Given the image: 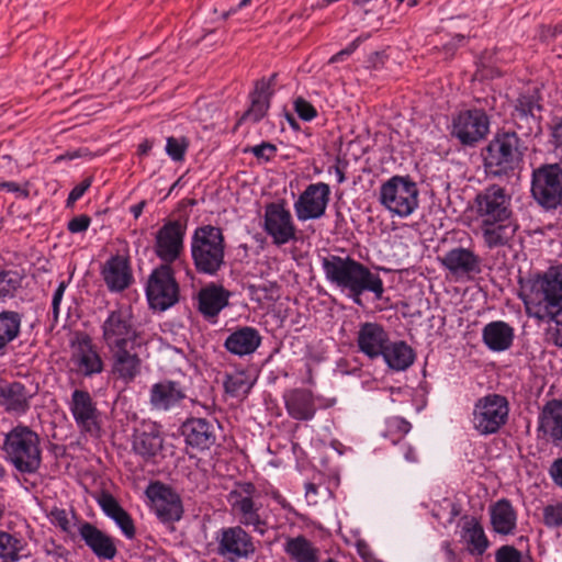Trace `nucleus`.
<instances>
[{"mask_svg": "<svg viewBox=\"0 0 562 562\" xmlns=\"http://www.w3.org/2000/svg\"><path fill=\"white\" fill-rule=\"evenodd\" d=\"M321 265L327 282L346 293L355 304H362L361 295L366 292L373 293L376 300L383 297L382 278L355 258L329 254L321 258Z\"/></svg>", "mask_w": 562, "mask_h": 562, "instance_id": "nucleus-1", "label": "nucleus"}, {"mask_svg": "<svg viewBox=\"0 0 562 562\" xmlns=\"http://www.w3.org/2000/svg\"><path fill=\"white\" fill-rule=\"evenodd\" d=\"M520 296L530 317L560 326L555 344L562 347V263L551 266L538 276L528 292Z\"/></svg>", "mask_w": 562, "mask_h": 562, "instance_id": "nucleus-2", "label": "nucleus"}, {"mask_svg": "<svg viewBox=\"0 0 562 562\" xmlns=\"http://www.w3.org/2000/svg\"><path fill=\"white\" fill-rule=\"evenodd\" d=\"M261 492L251 482H236L227 494L232 516L238 525L263 536L269 528V514Z\"/></svg>", "mask_w": 562, "mask_h": 562, "instance_id": "nucleus-3", "label": "nucleus"}, {"mask_svg": "<svg viewBox=\"0 0 562 562\" xmlns=\"http://www.w3.org/2000/svg\"><path fill=\"white\" fill-rule=\"evenodd\" d=\"M2 450L7 460L21 473L34 474L41 468V439L29 426L19 424L7 432Z\"/></svg>", "mask_w": 562, "mask_h": 562, "instance_id": "nucleus-4", "label": "nucleus"}, {"mask_svg": "<svg viewBox=\"0 0 562 562\" xmlns=\"http://www.w3.org/2000/svg\"><path fill=\"white\" fill-rule=\"evenodd\" d=\"M191 258L198 273L216 276L225 265V238L213 225L196 227L190 243Z\"/></svg>", "mask_w": 562, "mask_h": 562, "instance_id": "nucleus-5", "label": "nucleus"}, {"mask_svg": "<svg viewBox=\"0 0 562 562\" xmlns=\"http://www.w3.org/2000/svg\"><path fill=\"white\" fill-rule=\"evenodd\" d=\"M522 156L521 142L515 132L498 133L485 148V171L496 178L516 176Z\"/></svg>", "mask_w": 562, "mask_h": 562, "instance_id": "nucleus-6", "label": "nucleus"}, {"mask_svg": "<svg viewBox=\"0 0 562 562\" xmlns=\"http://www.w3.org/2000/svg\"><path fill=\"white\" fill-rule=\"evenodd\" d=\"M419 190L408 176H393L379 190V202L392 216L412 215L419 205Z\"/></svg>", "mask_w": 562, "mask_h": 562, "instance_id": "nucleus-7", "label": "nucleus"}, {"mask_svg": "<svg viewBox=\"0 0 562 562\" xmlns=\"http://www.w3.org/2000/svg\"><path fill=\"white\" fill-rule=\"evenodd\" d=\"M101 329L102 339L109 350L143 345V337L130 306L120 305L110 311Z\"/></svg>", "mask_w": 562, "mask_h": 562, "instance_id": "nucleus-8", "label": "nucleus"}, {"mask_svg": "<svg viewBox=\"0 0 562 562\" xmlns=\"http://www.w3.org/2000/svg\"><path fill=\"white\" fill-rule=\"evenodd\" d=\"M508 414V400L501 394L492 393L474 403L471 423L479 435L490 436L498 432L507 423Z\"/></svg>", "mask_w": 562, "mask_h": 562, "instance_id": "nucleus-9", "label": "nucleus"}, {"mask_svg": "<svg viewBox=\"0 0 562 562\" xmlns=\"http://www.w3.org/2000/svg\"><path fill=\"white\" fill-rule=\"evenodd\" d=\"M179 284L171 266L160 265L148 277L146 296L151 308L166 311L179 301Z\"/></svg>", "mask_w": 562, "mask_h": 562, "instance_id": "nucleus-10", "label": "nucleus"}, {"mask_svg": "<svg viewBox=\"0 0 562 562\" xmlns=\"http://www.w3.org/2000/svg\"><path fill=\"white\" fill-rule=\"evenodd\" d=\"M531 194L544 209L562 203V168L558 164L542 165L532 171Z\"/></svg>", "mask_w": 562, "mask_h": 562, "instance_id": "nucleus-11", "label": "nucleus"}, {"mask_svg": "<svg viewBox=\"0 0 562 562\" xmlns=\"http://www.w3.org/2000/svg\"><path fill=\"white\" fill-rule=\"evenodd\" d=\"M216 553L227 562H238L251 557L256 547L244 526L223 527L216 532Z\"/></svg>", "mask_w": 562, "mask_h": 562, "instance_id": "nucleus-12", "label": "nucleus"}, {"mask_svg": "<svg viewBox=\"0 0 562 562\" xmlns=\"http://www.w3.org/2000/svg\"><path fill=\"white\" fill-rule=\"evenodd\" d=\"M473 210L479 222L512 217V196L503 187L491 184L476 194Z\"/></svg>", "mask_w": 562, "mask_h": 562, "instance_id": "nucleus-13", "label": "nucleus"}, {"mask_svg": "<svg viewBox=\"0 0 562 562\" xmlns=\"http://www.w3.org/2000/svg\"><path fill=\"white\" fill-rule=\"evenodd\" d=\"M145 495L161 522H175L182 518L183 505L181 497L169 485L159 481L151 482L146 487Z\"/></svg>", "mask_w": 562, "mask_h": 562, "instance_id": "nucleus-14", "label": "nucleus"}, {"mask_svg": "<svg viewBox=\"0 0 562 562\" xmlns=\"http://www.w3.org/2000/svg\"><path fill=\"white\" fill-rule=\"evenodd\" d=\"M263 231L278 247L296 240V226L283 202L265 206Z\"/></svg>", "mask_w": 562, "mask_h": 562, "instance_id": "nucleus-15", "label": "nucleus"}, {"mask_svg": "<svg viewBox=\"0 0 562 562\" xmlns=\"http://www.w3.org/2000/svg\"><path fill=\"white\" fill-rule=\"evenodd\" d=\"M187 225L179 220L167 221L156 233L154 251L162 261L171 266L178 260L184 249Z\"/></svg>", "mask_w": 562, "mask_h": 562, "instance_id": "nucleus-16", "label": "nucleus"}, {"mask_svg": "<svg viewBox=\"0 0 562 562\" xmlns=\"http://www.w3.org/2000/svg\"><path fill=\"white\" fill-rule=\"evenodd\" d=\"M490 128V120L483 110H465L452 119L451 135L464 146H474Z\"/></svg>", "mask_w": 562, "mask_h": 562, "instance_id": "nucleus-17", "label": "nucleus"}, {"mask_svg": "<svg viewBox=\"0 0 562 562\" xmlns=\"http://www.w3.org/2000/svg\"><path fill=\"white\" fill-rule=\"evenodd\" d=\"M68 407L81 432L91 436H97L100 432V412L88 391L82 389L74 390Z\"/></svg>", "mask_w": 562, "mask_h": 562, "instance_id": "nucleus-18", "label": "nucleus"}, {"mask_svg": "<svg viewBox=\"0 0 562 562\" xmlns=\"http://www.w3.org/2000/svg\"><path fill=\"white\" fill-rule=\"evenodd\" d=\"M330 200V188L325 182L308 184L294 202L293 207L299 221L321 218Z\"/></svg>", "mask_w": 562, "mask_h": 562, "instance_id": "nucleus-19", "label": "nucleus"}, {"mask_svg": "<svg viewBox=\"0 0 562 562\" xmlns=\"http://www.w3.org/2000/svg\"><path fill=\"white\" fill-rule=\"evenodd\" d=\"M162 443V429L158 423L145 419L134 428L132 449L144 460L155 458L161 451Z\"/></svg>", "mask_w": 562, "mask_h": 562, "instance_id": "nucleus-20", "label": "nucleus"}, {"mask_svg": "<svg viewBox=\"0 0 562 562\" xmlns=\"http://www.w3.org/2000/svg\"><path fill=\"white\" fill-rule=\"evenodd\" d=\"M186 397L180 382L162 380L150 386L148 403L153 411L170 412L180 407Z\"/></svg>", "mask_w": 562, "mask_h": 562, "instance_id": "nucleus-21", "label": "nucleus"}, {"mask_svg": "<svg viewBox=\"0 0 562 562\" xmlns=\"http://www.w3.org/2000/svg\"><path fill=\"white\" fill-rule=\"evenodd\" d=\"M542 109L539 98L535 94H521L517 98L512 112L513 121L517 130L525 136L538 133L540 117L537 112Z\"/></svg>", "mask_w": 562, "mask_h": 562, "instance_id": "nucleus-22", "label": "nucleus"}, {"mask_svg": "<svg viewBox=\"0 0 562 562\" xmlns=\"http://www.w3.org/2000/svg\"><path fill=\"white\" fill-rule=\"evenodd\" d=\"M139 347H120L109 350L112 360V374L115 379L128 384L140 374L142 359L137 353Z\"/></svg>", "mask_w": 562, "mask_h": 562, "instance_id": "nucleus-23", "label": "nucleus"}, {"mask_svg": "<svg viewBox=\"0 0 562 562\" xmlns=\"http://www.w3.org/2000/svg\"><path fill=\"white\" fill-rule=\"evenodd\" d=\"M78 533L100 561H111L116 557L117 549L114 539L91 522H80Z\"/></svg>", "mask_w": 562, "mask_h": 562, "instance_id": "nucleus-24", "label": "nucleus"}, {"mask_svg": "<svg viewBox=\"0 0 562 562\" xmlns=\"http://www.w3.org/2000/svg\"><path fill=\"white\" fill-rule=\"evenodd\" d=\"M390 336L385 328L375 322H366L359 325L357 331V347L360 352L370 359H376L383 353Z\"/></svg>", "mask_w": 562, "mask_h": 562, "instance_id": "nucleus-25", "label": "nucleus"}, {"mask_svg": "<svg viewBox=\"0 0 562 562\" xmlns=\"http://www.w3.org/2000/svg\"><path fill=\"white\" fill-rule=\"evenodd\" d=\"M440 263L454 277H469L481 271V259L471 249L454 247L439 258Z\"/></svg>", "mask_w": 562, "mask_h": 562, "instance_id": "nucleus-26", "label": "nucleus"}, {"mask_svg": "<svg viewBox=\"0 0 562 562\" xmlns=\"http://www.w3.org/2000/svg\"><path fill=\"white\" fill-rule=\"evenodd\" d=\"M101 276L111 292L124 291L133 282L128 258L122 255L110 257L102 266Z\"/></svg>", "mask_w": 562, "mask_h": 562, "instance_id": "nucleus-27", "label": "nucleus"}, {"mask_svg": "<svg viewBox=\"0 0 562 562\" xmlns=\"http://www.w3.org/2000/svg\"><path fill=\"white\" fill-rule=\"evenodd\" d=\"M261 341L262 337L257 328L238 326L229 333L223 346L231 355L241 358L255 353Z\"/></svg>", "mask_w": 562, "mask_h": 562, "instance_id": "nucleus-28", "label": "nucleus"}, {"mask_svg": "<svg viewBox=\"0 0 562 562\" xmlns=\"http://www.w3.org/2000/svg\"><path fill=\"white\" fill-rule=\"evenodd\" d=\"M479 223L484 245L488 249L509 246L518 228L512 217Z\"/></svg>", "mask_w": 562, "mask_h": 562, "instance_id": "nucleus-29", "label": "nucleus"}, {"mask_svg": "<svg viewBox=\"0 0 562 562\" xmlns=\"http://www.w3.org/2000/svg\"><path fill=\"white\" fill-rule=\"evenodd\" d=\"M229 297L231 292L224 286L210 283L198 293V311L205 319L215 323L221 311L228 305Z\"/></svg>", "mask_w": 562, "mask_h": 562, "instance_id": "nucleus-30", "label": "nucleus"}, {"mask_svg": "<svg viewBox=\"0 0 562 562\" xmlns=\"http://www.w3.org/2000/svg\"><path fill=\"white\" fill-rule=\"evenodd\" d=\"M276 77L277 74H273L269 80L260 79L256 82L250 93V106L237 121L236 127L243 122L258 123L265 117L270 106L271 86Z\"/></svg>", "mask_w": 562, "mask_h": 562, "instance_id": "nucleus-31", "label": "nucleus"}, {"mask_svg": "<svg viewBox=\"0 0 562 562\" xmlns=\"http://www.w3.org/2000/svg\"><path fill=\"white\" fill-rule=\"evenodd\" d=\"M286 413L295 420H311L316 414L313 393L306 389H292L283 394Z\"/></svg>", "mask_w": 562, "mask_h": 562, "instance_id": "nucleus-32", "label": "nucleus"}, {"mask_svg": "<svg viewBox=\"0 0 562 562\" xmlns=\"http://www.w3.org/2000/svg\"><path fill=\"white\" fill-rule=\"evenodd\" d=\"M186 442L198 450L210 449L216 441L214 425L204 418H190L182 425Z\"/></svg>", "mask_w": 562, "mask_h": 562, "instance_id": "nucleus-33", "label": "nucleus"}, {"mask_svg": "<svg viewBox=\"0 0 562 562\" xmlns=\"http://www.w3.org/2000/svg\"><path fill=\"white\" fill-rule=\"evenodd\" d=\"M32 396L30 390L21 382L0 385V405L9 413L24 415L30 409Z\"/></svg>", "mask_w": 562, "mask_h": 562, "instance_id": "nucleus-34", "label": "nucleus"}, {"mask_svg": "<svg viewBox=\"0 0 562 562\" xmlns=\"http://www.w3.org/2000/svg\"><path fill=\"white\" fill-rule=\"evenodd\" d=\"M539 430L554 446L562 445V400H551L543 406L539 415Z\"/></svg>", "mask_w": 562, "mask_h": 562, "instance_id": "nucleus-35", "label": "nucleus"}, {"mask_svg": "<svg viewBox=\"0 0 562 562\" xmlns=\"http://www.w3.org/2000/svg\"><path fill=\"white\" fill-rule=\"evenodd\" d=\"M71 361L85 376H91L103 371V361L90 338L78 341Z\"/></svg>", "mask_w": 562, "mask_h": 562, "instance_id": "nucleus-36", "label": "nucleus"}, {"mask_svg": "<svg viewBox=\"0 0 562 562\" xmlns=\"http://www.w3.org/2000/svg\"><path fill=\"white\" fill-rule=\"evenodd\" d=\"M98 504L103 513L115 521L127 539L135 537V526L131 515L119 504L113 495L102 493L98 498Z\"/></svg>", "mask_w": 562, "mask_h": 562, "instance_id": "nucleus-37", "label": "nucleus"}, {"mask_svg": "<svg viewBox=\"0 0 562 562\" xmlns=\"http://www.w3.org/2000/svg\"><path fill=\"white\" fill-rule=\"evenodd\" d=\"M484 344L492 351H505L514 340V328L503 321L486 324L482 330Z\"/></svg>", "mask_w": 562, "mask_h": 562, "instance_id": "nucleus-38", "label": "nucleus"}, {"mask_svg": "<svg viewBox=\"0 0 562 562\" xmlns=\"http://www.w3.org/2000/svg\"><path fill=\"white\" fill-rule=\"evenodd\" d=\"M491 522L494 531L497 533H514L517 525V515L508 499H499L492 506Z\"/></svg>", "mask_w": 562, "mask_h": 562, "instance_id": "nucleus-39", "label": "nucleus"}, {"mask_svg": "<svg viewBox=\"0 0 562 562\" xmlns=\"http://www.w3.org/2000/svg\"><path fill=\"white\" fill-rule=\"evenodd\" d=\"M387 367L395 371L408 369L415 360V352L405 341L389 340L387 347L381 353Z\"/></svg>", "mask_w": 562, "mask_h": 562, "instance_id": "nucleus-40", "label": "nucleus"}, {"mask_svg": "<svg viewBox=\"0 0 562 562\" xmlns=\"http://www.w3.org/2000/svg\"><path fill=\"white\" fill-rule=\"evenodd\" d=\"M461 537L468 543L471 553L481 555L490 546L484 529L475 517L464 516L462 518Z\"/></svg>", "mask_w": 562, "mask_h": 562, "instance_id": "nucleus-41", "label": "nucleus"}, {"mask_svg": "<svg viewBox=\"0 0 562 562\" xmlns=\"http://www.w3.org/2000/svg\"><path fill=\"white\" fill-rule=\"evenodd\" d=\"M284 552L294 562H319V549L304 536L288 538Z\"/></svg>", "mask_w": 562, "mask_h": 562, "instance_id": "nucleus-42", "label": "nucleus"}, {"mask_svg": "<svg viewBox=\"0 0 562 562\" xmlns=\"http://www.w3.org/2000/svg\"><path fill=\"white\" fill-rule=\"evenodd\" d=\"M22 316L15 311L0 313V356H4L9 346L21 333Z\"/></svg>", "mask_w": 562, "mask_h": 562, "instance_id": "nucleus-43", "label": "nucleus"}, {"mask_svg": "<svg viewBox=\"0 0 562 562\" xmlns=\"http://www.w3.org/2000/svg\"><path fill=\"white\" fill-rule=\"evenodd\" d=\"M25 541L14 535L0 531V562H16L22 555Z\"/></svg>", "mask_w": 562, "mask_h": 562, "instance_id": "nucleus-44", "label": "nucleus"}, {"mask_svg": "<svg viewBox=\"0 0 562 562\" xmlns=\"http://www.w3.org/2000/svg\"><path fill=\"white\" fill-rule=\"evenodd\" d=\"M225 392L232 397H245L250 392L254 382L244 372L227 374L224 380Z\"/></svg>", "mask_w": 562, "mask_h": 562, "instance_id": "nucleus-45", "label": "nucleus"}, {"mask_svg": "<svg viewBox=\"0 0 562 562\" xmlns=\"http://www.w3.org/2000/svg\"><path fill=\"white\" fill-rule=\"evenodd\" d=\"M23 277L15 270L0 271V300L14 297L22 285Z\"/></svg>", "mask_w": 562, "mask_h": 562, "instance_id": "nucleus-46", "label": "nucleus"}, {"mask_svg": "<svg viewBox=\"0 0 562 562\" xmlns=\"http://www.w3.org/2000/svg\"><path fill=\"white\" fill-rule=\"evenodd\" d=\"M411 428L412 425L406 419L398 416L392 417L386 422L385 437L397 434V438H392L391 441L394 445L402 441L404 436L409 432Z\"/></svg>", "mask_w": 562, "mask_h": 562, "instance_id": "nucleus-47", "label": "nucleus"}, {"mask_svg": "<svg viewBox=\"0 0 562 562\" xmlns=\"http://www.w3.org/2000/svg\"><path fill=\"white\" fill-rule=\"evenodd\" d=\"M188 148V142L184 138L168 137L166 153L173 161H182Z\"/></svg>", "mask_w": 562, "mask_h": 562, "instance_id": "nucleus-48", "label": "nucleus"}, {"mask_svg": "<svg viewBox=\"0 0 562 562\" xmlns=\"http://www.w3.org/2000/svg\"><path fill=\"white\" fill-rule=\"evenodd\" d=\"M543 524L548 528L562 527V503L547 505L543 508Z\"/></svg>", "mask_w": 562, "mask_h": 562, "instance_id": "nucleus-49", "label": "nucleus"}, {"mask_svg": "<svg viewBox=\"0 0 562 562\" xmlns=\"http://www.w3.org/2000/svg\"><path fill=\"white\" fill-rule=\"evenodd\" d=\"M294 110L303 121H312L317 115L316 109L301 97L294 101Z\"/></svg>", "mask_w": 562, "mask_h": 562, "instance_id": "nucleus-50", "label": "nucleus"}, {"mask_svg": "<svg viewBox=\"0 0 562 562\" xmlns=\"http://www.w3.org/2000/svg\"><path fill=\"white\" fill-rule=\"evenodd\" d=\"M249 151L254 154L255 157L269 161L276 156L277 147L271 143L262 142L249 148Z\"/></svg>", "mask_w": 562, "mask_h": 562, "instance_id": "nucleus-51", "label": "nucleus"}, {"mask_svg": "<svg viewBox=\"0 0 562 562\" xmlns=\"http://www.w3.org/2000/svg\"><path fill=\"white\" fill-rule=\"evenodd\" d=\"M48 517L54 526L59 527L65 532L70 531V520L65 509L54 508L50 510Z\"/></svg>", "mask_w": 562, "mask_h": 562, "instance_id": "nucleus-52", "label": "nucleus"}, {"mask_svg": "<svg viewBox=\"0 0 562 562\" xmlns=\"http://www.w3.org/2000/svg\"><path fill=\"white\" fill-rule=\"evenodd\" d=\"M496 562H521V553L512 546H503L495 553Z\"/></svg>", "mask_w": 562, "mask_h": 562, "instance_id": "nucleus-53", "label": "nucleus"}, {"mask_svg": "<svg viewBox=\"0 0 562 562\" xmlns=\"http://www.w3.org/2000/svg\"><path fill=\"white\" fill-rule=\"evenodd\" d=\"M43 551L47 557H50L54 562L66 561V550L64 547L55 543V541H46L43 546Z\"/></svg>", "mask_w": 562, "mask_h": 562, "instance_id": "nucleus-54", "label": "nucleus"}, {"mask_svg": "<svg viewBox=\"0 0 562 562\" xmlns=\"http://www.w3.org/2000/svg\"><path fill=\"white\" fill-rule=\"evenodd\" d=\"M90 223H91L90 216H88L86 214H81L79 216L71 218L68 222L67 228L72 234L83 233L89 228Z\"/></svg>", "mask_w": 562, "mask_h": 562, "instance_id": "nucleus-55", "label": "nucleus"}, {"mask_svg": "<svg viewBox=\"0 0 562 562\" xmlns=\"http://www.w3.org/2000/svg\"><path fill=\"white\" fill-rule=\"evenodd\" d=\"M68 283L66 281H61L57 289L55 290L54 294H53V300H52V314H53V321L56 323L58 322V317H59V306H60V303H61V300L64 297V293L66 291V288H67Z\"/></svg>", "mask_w": 562, "mask_h": 562, "instance_id": "nucleus-56", "label": "nucleus"}, {"mask_svg": "<svg viewBox=\"0 0 562 562\" xmlns=\"http://www.w3.org/2000/svg\"><path fill=\"white\" fill-rule=\"evenodd\" d=\"M91 178H86L79 184H77L69 193L67 199V206L70 207L74 203L79 200L86 191L91 187Z\"/></svg>", "mask_w": 562, "mask_h": 562, "instance_id": "nucleus-57", "label": "nucleus"}, {"mask_svg": "<svg viewBox=\"0 0 562 562\" xmlns=\"http://www.w3.org/2000/svg\"><path fill=\"white\" fill-rule=\"evenodd\" d=\"M551 137L554 147L562 151V116L552 125Z\"/></svg>", "mask_w": 562, "mask_h": 562, "instance_id": "nucleus-58", "label": "nucleus"}, {"mask_svg": "<svg viewBox=\"0 0 562 562\" xmlns=\"http://www.w3.org/2000/svg\"><path fill=\"white\" fill-rule=\"evenodd\" d=\"M553 482L562 487V458L557 459L550 467L549 471Z\"/></svg>", "mask_w": 562, "mask_h": 562, "instance_id": "nucleus-59", "label": "nucleus"}, {"mask_svg": "<svg viewBox=\"0 0 562 562\" xmlns=\"http://www.w3.org/2000/svg\"><path fill=\"white\" fill-rule=\"evenodd\" d=\"M348 167V161L337 158L336 165L333 167L337 177L338 183H342L346 180V169Z\"/></svg>", "mask_w": 562, "mask_h": 562, "instance_id": "nucleus-60", "label": "nucleus"}, {"mask_svg": "<svg viewBox=\"0 0 562 562\" xmlns=\"http://www.w3.org/2000/svg\"><path fill=\"white\" fill-rule=\"evenodd\" d=\"M0 191H8L12 193H19L23 194L24 196L27 195V191L23 190L19 183L13 181H2L0 182Z\"/></svg>", "mask_w": 562, "mask_h": 562, "instance_id": "nucleus-61", "label": "nucleus"}, {"mask_svg": "<svg viewBox=\"0 0 562 562\" xmlns=\"http://www.w3.org/2000/svg\"><path fill=\"white\" fill-rule=\"evenodd\" d=\"M357 48V43L352 42L347 48L338 52L330 58V63H338L345 59L346 56H349Z\"/></svg>", "mask_w": 562, "mask_h": 562, "instance_id": "nucleus-62", "label": "nucleus"}, {"mask_svg": "<svg viewBox=\"0 0 562 562\" xmlns=\"http://www.w3.org/2000/svg\"><path fill=\"white\" fill-rule=\"evenodd\" d=\"M318 486L314 483L305 484V496L311 504H317Z\"/></svg>", "mask_w": 562, "mask_h": 562, "instance_id": "nucleus-63", "label": "nucleus"}, {"mask_svg": "<svg viewBox=\"0 0 562 562\" xmlns=\"http://www.w3.org/2000/svg\"><path fill=\"white\" fill-rule=\"evenodd\" d=\"M402 449H403L405 460H407L408 462L417 461L416 451L412 446L404 443V445H402Z\"/></svg>", "mask_w": 562, "mask_h": 562, "instance_id": "nucleus-64", "label": "nucleus"}]
</instances>
